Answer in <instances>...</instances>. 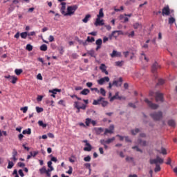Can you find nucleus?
Returning a JSON list of instances; mask_svg holds the SVG:
<instances>
[{"mask_svg": "<svg viewBox=\"0 0 177 177\" xmlns=\"http://www.w3.org/2000/svg\"><path fill=\"white\" fill-rule=\"evenodd\" d=\"M133 150H136V151H140V153H143V151L139 148L138 146H134L132 147Z\"/></svg>", "mask_w": 177, "mask_h": 177, "instance_id": "obj_43", "label": "nucleus"}, {"mask_svg": "<svg viewBox=\"0 0 177 177\" xmlns=\"http://www.w3.org/2000/svg\"><path fill=\"white\" fill-rule=\"evenodd\" d=\"M77 9H78V6L77 5L68 6L67 12L65 14V16H73V15L75 13V10H77Z\"/></svg>", "mask_w": 177, "mask_h": 177, "instance_id": "obj_3", "label": "nucleus"}, {"mask_svg": "<svg viewBox=\"0 0 177 177\" xmlns=\"http://www.w3.org/2000/svg\"><path fill=\"white\" fill-rule=\"evenodd\" d=\"M52 170L50 169H48L46 171V174L48 177H50V174L49 172H50Z\"/></svg>", "mask_w": 177, "mask_h": 177, "instance_id": "obj_63", "label": "nucleus"}, {"mask_svg": "<svg viewBox=\"0 0 177 177\" xmlns=\"http://www.w3.org/2000/svg\"><path fill=\"white\" fill-rule=\"evenodd\" d=\"M61 5H62V8H61V13L62 14V15H64V16H66V13L67 12H66V2H62V3H61Z\"/></svg>", "mask_w": 177, "mask_h": 177, "instance_id": "obj_16", "label": "nucleus"}, {"mask_svg": "<svg viewBox=\"0 0 177 177\" xmlns=\"http://www.w3.org/2000/svg\"><path fill=\"white\" fill-rule=\"evenodd\" d=\"M156 102H162V94L158 92L156 93Z\"/></svg>", "mask_w": 177, "mask_h": 177, "instance_id": "obj_17", "label": "nucleus"}, {"mask_svg": "<svg viewBox=\"0 0 177 177\" xmlns=\"http://www.w3.org/2000/svg\"><path fill=\"white\" fill-rule=\"evenodd\" d=\"M121 56V53L118 52L115 50H113L112 53L111 54V57H120Z\"/></svg>", "mask_w": 177, "mask_h": 177, "instance_id": "obj_18", "label": "nucleus"}, {"mask_svg": "<svg viewBox=\"0 0 177 177\" xmlns=\"http://www.w3.org/2000/svg\"><path fill=\"white\" fill-rule=\"evenodd\" d=\"M122 31L121 30H114L112 32L110 37H114V38H117L119 35H122Z\"/></svg>", "mask_w": 177, "mask_h": 177, "instance_id": "obj_13", "label": "nucleus"}, {"mask_svg": "<svg viewBox=\"0 0 177 177\" xmlns=\"http://www.w3.org/2000/svg\"><path fill=\"white\" fill-rule=\"evenodd\" d=\"M168 124L169 127H175V121L173 120H170L168 121Z\"/></svg>", "mask_w": 177, "mask_h": 177, "instance_id": "obj_42", "label": "nucleus"}, {"mask_svg": "<svg viewBox=\"0 0 177 177\" xmlns=\"http://www.w3.org/2000/svg\"><path fill=\"white\" fill-rule=\"evenodd\" d=\"M160 64H158V63L157 62H154L152 66H151V73H153V74L157 73V70H158V68H160Z\"/></svg>", "mask_w": 177, "mask_h": 177, "instance_id": "obj_7", "label": "nucleus"}, {"mask_svg": "<svg viewBox=\"0 0 177 177\" xmlns=\"http://www.w3.org/2000/svg\"><path fill=\"white\" fill-rule=\"evenodd\" d=\"M107 66L104 64H101L100 66V70H101L102 73L106 74V75H109V71L106 70Z\"/></svg>", "mask_w": 177, "mask_h": 177, "instance_id": "obj_11", "label": "nucleus"}, {"mask_svg": "<svg viewBox=\"0 0 177 177\" xmlns=\"http://www.w3.org/2000/svg\"><path fill=\"white\" fill-rule=\"evenodd\" d=\"M110 82V77L106 76L97 80V84L99 85H104L106 82Z\"/></svg>", "mask_w": 177, "mask_h": 177, "instance_id": "obj_5", "label": "nucleus"}, {"mask_svg": "<svg viewBox=\"0 0 177 177\" xmlns=\"http://www.w3.org/2000/svg\"><path fill=\"white\" fill-rule=\"evenodd\" d=\"M120 93L119 92H116L115 95H113V97H111L110 98V102H114V100H115V99H118V97L120 96Z\"/></svg>", "mask_w": 177, "mask_h": 177, "instance_id": "obj_23", "label": "nucleus"}, {"mask_svg": "<svg viewBox=\"0 0 177 177\" xmlns=\"http://www.w3.org/2000/svg\"><path fill=\"white\" fill-rule=\"evenodd\" d=\"M38 124H39V127H42V128H46V127H47V124L44 123V122L42 120H39Z\"/></svg>", "mask_w": 177, "mask_h": 177, "instance_id": "obj_35", "label": "nucleus"}, {"mask_svg": "<svg viewBox=\"0 0 177 177\" xmlns=\"http://www.w3.org/2000/svg\"><path fill=\"white\" fill-rule=\"evenodd\" d=\"M102 44H103V40H102V39H98L96 40L95 41V44L97 46H102Z\"/></svg>", "mask_w": 177, "mask_h": 177, "instance_id": "obj_39", "label": "nucleus"}, {"mask_svg": "<svg viewBox=\"0 0 177 177\" xmlns=\"http://www.w3.org/2000/svg\"><path fill=\"white\" fill-rule=\"evenodd\" d=\"M137 143H138V145H140V146H147V142H146V140H142L140 138H138L137 140Z\"/></svg>", "mask_w": 177, "mask_h": 177, "instance_id": "obj_20", "label": "nucleus"}, {"mask_svg": "<svg viewBox=\"0 0 177 177\" xmlns=\"http://www.w3.org/2000/svg\"><path fill=\"white\" fill-rule=\"evenodd\" d=\"M104 100V97H100L97 100H94L93 102V106H97L99 104H102V101Z\"/></svg>", "mask_w": 177, "mask_h": 177, "instance_id": "obj_12", "label": "nucleus"}, {"mask_svg": "<svg viewBox=\"0 0 177 177\" xmlns=\"http://www.w3.org/2000/svg\"><path fill=\"white\" fill-rule=\"evenodd\" d=\"M94 24L96 27H97V26H104V20L97 18Z\"/></svg>", "mask_w": 177, "mask_h": 177, "instance_id": "obj_14", "label": "nucleus"}, {"mask_svg": "<svg viewBox=\"0 0 177 177\" xmlns=\"http://www.w3.org/2000/svg\"><path fill=\"white\" fill-rule=\"evenodd\" d=\"M20 110L21 111H23L24 113H27V110H28V106L21 107Z\"/></svg>", "mask_w": 177, "mask_h": 177, "instance_id": "obj_45", "label": "nucleus"}, {"mask_svg": "<svg viewBox=\"0 0 177 177\" xmlns=\"http://www.w3.org/2000/svg\"><path fill=\"white\" fill-rule=\"evenodd\" d=\"M88 55L91 56V57H96V55H95V50H91L87 52Z\"/></svg>", "mask_w": 177, "mask_h": 177, "instance_id": "obj_32", "label": "nucleus"}, {"mask_svg": "<svg viewBox=\"0 0 177 177\" xmlns=\"http://www.w3.org/2000/svg\"><path fill=\"white\" fill-rule=\"evenodd\" d=\"M100 93L103 95V96H106V90H104V88H101L100 90Z\"/></svg>", "mask_w": 177, "mask_h": 177, "instance_id": "obj_51", "label": "nucleus"}, {"mask_svg": "<svg viewBox=\"0 0 177 177\" xmlns=\"http://www.w3.org/2000/svg\"><path fill=\"white\" fill-rule=\"evenodd\" d=\"M49 42H53L55 41V37L53 35H50L48 38Z\"/></svg>", "mask_w": 177, "mask_h": 177, "instance_id": "obj_59", "label": "nucleus"}, {"mask_svg": "<svg viewBox=\"0 0 177 177\" xmlns=\"http://www.w3.org/2000/svg\"><path fill=\"white\" fill-rule=\"evenodd\" d=\"M83 143H86L85 146H86L84 148V151H91L92 150V145H91V144L88 142V140H84L83 141Z\"/></svg>", "mask_w": 177, "mask_h": 177, "instance_id": "obj_8", "label": "nucleus"}, {"mask_svg": "<svg viewBox=\"0 0 177 177\" xmlns=\"http://www.w3.org/2000/svg\"><path fill=\"white\" fill-rule=\"evenodd\" d=\"M150 117L153 118L154 121H160L162 119V111H155L150 113Z\"/></svg>", "mask_w": 177, "mask_h": 177, "instance_id": "obj_2", "label": "nucleus"}, {"mask_svg": "<svg viewBox=\"0 0 177 177\" xmlns=\"http://www.w3.org/2000/svg\"><path fill=\"white\" fill-rule=\"evenodd\" d=\"M84 167L86 168H87L88 169H89V171H91V165H90V163H85Z\"/></svg>", "mask_w": 177, "mask_h": 177, "instance_id": "obj_60", "label": "nucleus"}, {"mask_svg": "<svg viewBox=\"0 0 177 177\" xmlns=\"http://www.w3.org/2000/svg\"><path fill=\"white\" fill-rule=\"evenodd\" d=\"M122 77H120L118 80H113V86H117L118 88L121 86V85H122Z\"/></svg>", "mask_w": 177, "mask_h": 177, "instance_id": "obj_9", "label": "nucleus"}, {"mask_svg": "<svg viewBox=\"0 0 177 177\" xmlns=\"http://www.w3.org/2000/svg\"><path fill=\"white\" fill-rule=\"evenodd\" d=\"M1 136H8V133L5 131H1L0 130V137Z\"/></svg>", "mask_w": 177, "mask_h": 177, "instance_id": "obj_48", "label": "nucleus"}, {"mask_svg": "<svg viewBox=\"0 0 177 177\" xmlns=\"http://www.w3.org/2000/svg\"><path fill=\"white\" fill-rule=\"evenodd\" d=\"M131 135L135 136V135H136L137 133H139L140 132V129H132L131 131Z\"/></svg>", "mask_w": 177, "mask_h": 177, "instance_id": "obj_28", "label": "nucleus"}, {"mask_svg": "<svg viewBox=\"0 0 177 177\" xmlns=\"http://www.w3.org/2000/svg\"><path fill=\"white\" fill-rule=\"evenodd\" d=\"M37 155H38V151H35L33 153L31 151L30 152V155H28L27 160H30L31 157H35Z\"/></svg>", "mask_w": 177, "mask_h": 177, "instance_id": "obj_21", "label": "nucleus"}, {"mask_svg": "<svg viewBox=\"0 0 177 177\" xmlns=\"http://www.w3.org/2000/svg\"><path fill=\"white\" fill-rule=\"evenodd\" d=\"M84 160L86 162H89V161H91V156H87L86 157L84 158Z\"/></svg>", "mask_w": 177, "mask_h": 177, "instance_id": "obj_55", "label": "nucleus"}, {"mask_svg": "<svg viewBox=\"0 0 177 177\" xmlns=\"http://www.w3.org/2000/svg\"><path fill=\"white\" fill-rule=\"evenodd\" d=\"M86 43L88 44V42H95V37H87V39H86Z\"/></svg>", "mask_w": 177, "mask_h": 177, "instance_id": "obj_38", "label": "nucleus"}, {"mask_svg": "<svg viewBox=\"0 0 177 177\" xmlns=\"http://www.w3.org/2000/svg\"><path fill=\"white\" fill-rule=\"evenodd\" d=\"M102 132H103V129H102V127L96 129L97 135H100V133H102Z\"/></svg>", "mask_w": 177, "mask_h": 177, "instance_id": "obj_44", "label": "nucleus"}, {"mask_svg": "<svg viewBox=\"0 0 177 177\" xmlns=\"http://www.w3.org/2000/svg\"><path fill=\"white\" fill-rule=\"evenodd\" d=\"M128 37H129V38H133V37H135V31H131L129 34V35H128Z\"/></svg>", "mask_w": 177, "mask_h": 177, "instance_id": "obj_56", "label": "nucleus"}, {"mask_svg": "<svg viewBox=\"0 0 177 177\" xmlns=\"http://www.w3.org/2000/svg\"><path fill=\"white\" fill-rule=\"evenodd\" d=\"M73 59H78V55L77 53L72 54Z\"/></svg>", "mask_w": 177, "mask_h": 177, "instance_id": "obj_64", "label": "nucleus"}, {"mask_svg": "<svg viewBox=\"0 0 177 177\" xmlns=\"http://www.w3.org/2000/svg\"><path fill=\"white\" fill-rule=\"evenodd\" d=\"M15 166V163L13 162L8 160V165L7 167L8 169H12L13 167Z\"/></svg>", "mask_w": 177, "mask_h": 177, "instance_id": "obj_33", "label": "nucleus"}, {"mask_svg": "<svg viewBox=\"0 0 177 177\" xmlns=\"http://www.w3.org/2000/svg\"><path fill=\"white\" fill-rule=\"evenodd\" d=\"M145 102L147 104L150 109H152V110H156V109H158V104L152 103L151 101L149 100V99L145 98Z\"/></svg>", "mask_w": 177, "mask_h": 177, "instance_id": "obj_4", "label": "nucleus"}, {"mask_svg": "<svg viewBox=\"0 0 177 177\" xmlns=\"http://www.w3.org/2000/svg\"><path fill=\"white\" fill-rule=\"evenodd\" d=\"M141 59H145L147 62H149V58L146 57V54H145V53H141Z\"/></svg>", "mask_w": 177, "mask_h": 177, "instance_id": "obj_46", "label": "nucleus"}, {"mask_svg": "<svg viewBox=\"0 0 177 177\" xmlns=\"http://www.w3.org/2000/svg\"><path fill=\"white\" fill-rule=\"evenodd\" d=\"M108 104H109V102H107L104 100H102L101 101V105H102V107H106V106H108Z\"/></svg>", "mask_w": 177, "mask_h": 177, "instance_id": "obj_37", "label": "nucleus"}, {"mask_svg": "<svg viewBox=\"0 0 177 177\" xmlns=\"http://www.w3.org/2000/svg\"><path fill=\"white\" fill-rule=\"evenodd\" d=\"M133 28L135 30H138V28H140V30H142L143 26L142 25V24L139 23V22H136L133 24Z\"/></svg>", "mask_w": 177, "mask_h": 177, "instance_id": "obj_19", "label": "nucleus"}, {"mask_svg": "<svg viewBox=\"0 0 177 177\" xmlns=\"http://www.w3.org/2000/svg\"><path fill=\"white\" fill-rule=\"evenodd\" d=\"M47 171L48 170H46V168H45V167H42L41 169H39V172L41 174H46Z\"/></svg>", "mask_w": 177, "mask_h": 177, "instance_id": "obj_49", "label": "nucleus"}, {"mask_svg": "<svg viewBox=\"0 0 177 177\" xmlns=\"http://www.w3.org/2000/svg\"><path fill=\"white\" fill-rule=\"evenodd\" d=\"M102 17H104V13H103V8H101L99 10V14L97 15V18L101 19Z\"/></svg>", "mask_w": 177, "mask_h": 177, "instance_id": "obj_24", "label": "nucleus"}, {"mask_svg": "<svg viewBox=\"0 0 177 177\" xmlns=\"http://www.w3.org/2000/svg\"><path fill=\"white\" fill-rule=\"evenodd\" d=\"M26 50H28L29 52H31V50H32V46L31 44H27Z\"/></svg>", "mask_w": 177, "mask_h": 177, "instance_id": "obj_47", "label": "nucleus"}, {"mask_svg": "<svg viewBox=\"0 0 177 177\" xmlns=\"http://www.w3.org/2000/svg\"><path fill=\"white\" fill-rule=\"evenodd\" d=\"M164 82V80L160 79L158 80V85H163Z\"/></svg>", "mask_w": 177, "mask_h": 177, "instance_id": "obj_61", "label": "nucleus"}, {"mask_svg": "<svg viewBox=\"0 0 177 177\" xmlns=\"http://www.w3.org/2000/svg\"><path fill=\"white\" fill-rule=\"evenodd\" d=\"M162 16H169V15H171V10H169V6H167L162 8Z\"/></svg>", "mask_w": 177, "mask_h": 177, "instance_id": "obj_6", "label": "nucleus"}, {"mask_svg": "<svg viewBox=\"0 0 177 177\" xmlns=\"http://www.w3.org/2000/svg\"><path fill=\"white\" fill-rule=\"evenodd\" d=\"M21 37L23 38L24 39H26L27 38V36H28V32H23L20 35Z\"/></svg>", "mask_w": 177, "mask_h": 177, "instance_id": "obj_34", "label": "nucleus"}, {"mask_svg": "<svg viewBox=\"0 0 177 177\" xmlns=\"http://www.w3.org/2000/svg\"><path fill=\"white\" fill-rule=\"evenodd\" d=\"M68 168L69 169L66 171V174H68V175H71V174H73V167L69 166Z\"/></svg>", "mask_w": 177, "mask_h": 177, "instance_id": "obj_53", "label": "nucleus"}, {"mask_svg": "<svg viewBox=\"0 0 177 177\" xmlns=\"http://www.w3.org/2000/svg\"><path fill=\"white\" fill-rule=\"evenodd\" d=\"M23 135H31V129L28 128V129H25L22 132Z\"/></svg>", "mask_w": 177, "mask_h": 177, "instance_id": "obj_29", "label": "nucleus"}, {"mask_svg": "<svg viewBox=\"0 0 177 177\" xmlns=\"http://www.w3.org/2000/svg\"><path fill=\"white\" fill-rule=\"evenodd\" d=\"M91 91L88 88H84L80 92V95H83L84 96H86L88 93H90Z\"/></svg>", "mask_w": 177, "mask_h": 177, "instance_id": "obj_22", "label": "nucleus"}, {"mask_svg": "<svg viewBox=\"0 0 177 177\" xmlns=\"http://www.w3.org/2000/svg\"><path fill=\"white\" fill-rule=\"evenodd\" d=\"M57 92H62V90L61 89H59V88H55L53 90H49V93H53L51 95L52 97H56V93H57Z\"/></svg>", "mask_w": 177, "mask_h": 177, "instance_id": "obj_15", "label": "nucleus"}, {"mask_svg": "<svg viewBox=\"0 0 177 177\" xmlns=\"http://www.w3.org/2000/svg\"><path fill=\"white\" fill-rule=\"evenodd\" d=\"M174 21H175V18L170 17L169 19V24H174Z\"/></svg>", "mask_w": 177, "mask_h": 177, "instance_id": "obj_54", "label": "nucleus"}, {"mask_svg": "<svg viewBox=\"0 0 177 177\" xmlns=\"http://www.w3.org/2000/svg\"><path fill=\"white\" fill-rule=\"evenodd\" d=\"M107 133H110L111 135V133H114V125L111 124L109 127V129H105L104 135H107Z\"/></svg>", "mask_w": 177, "mask_h": 177, "instance_id": "obj_10", "label": "nucleus"}, {"mask_svg": "<svg viewBox=\"0 0 177 177\" xmlns=\"http://www.w3.org/2000/svg\"><path fill=\"white\" fill-rule=\"evenodd\" d=\"M74 107L75 108V109H77V111H76V113H80V110H81V108H80V102H74Z\"/></svg>", "mask_w": 177, "mask_h": 177, "instance_id": "obj_25", "label": "nucleus"}, {"mask_svg": "<svg viewBox=\"0 0 177 177\" xmlns=\"http://www.w3.org/2000/svg\"><path fill=\"white\" fill-rule=\"evenodd\" d=\"M162 154H167V149H165V148L164 147H161V152H160Z\"/></svg>", "mask_w": 177, "mask_h": 177, "instance_id": "obj_57", "label": "nucleus"}, {"mask_svg": "<svg viewBox=\"0 0 177 177\" xmlns=\"http://www.w3.org/2000/svg\"><path fill=\"white\" fill-rule=\"evenodd\" d=\"M77 42L80 44V45H83L84 46H86V45H88V43L86 41L84 40H81L80 39H77Z\"/></svg>", "mask_w": 177, "mask_h": 177, "instance_id": "obj_26", "label": "nucleus"}, {"mask_svg": "<svg viewBox=\"0 0 177 177\" xmlns=\"http://www.w3.org/2000/svg\"><path fill=\"white\" fill-rule=\"evenodd\" d=\"M10 81H11L12 84H16V82H17V77L12 76V77L10 80Z\"/></svg>", "mask_w": 177, "mask_h": 177, "instance_id": "obj_36", "label": "nucleus"}, {"mask_svg": "<svg viewBox=\"0 0 177 177\" xmlns=\"http://www.w3.org/2000/svg\"><path fill=\"white\" fill-rule=\"evenodd\" d=\"M149 164H151V165H156L154 169L155 172H160V171H161V167H160V165L164 164V159L161 158L160 156H156V158H151L149 160Z\"/></svg>", "mask_w": 177, "mask_h": 177, "instance_id": "obj_1", "label": "nucleus"}, {"mask_svg": "<svg viewBox=\"0 0 177 177\" xmlns=\"http://www.w3.org/2000/svg\"><path fill=\"white\" fill-rule=\"evenodd\" d=\"M36 111L37 113H42V111H44V109L39 106H36Z\"/></svg>", "mask_w": 177, "mask_h": 177, "instance_id": "obj_52", "label": "nucleus"}, {"mask_svg": "<svg viewBox=\"0 0 177 177\" xmlns=\"http://www.w3.org/2000/svg\"><path fill=\"white\" fill-rule=\"evenodd\" d=\"M15 73L16 75H20V74H21V73H23V69H15Z\"/></svg>", "mask_w": 177, "mask_h": 177, "instance_id": "obj_40", "label": "nucleus"}, {"mask_svg": "<svg viewBox=\"0 0 177 177\" xmlns=\"http://www.w3.org/2000/svg\"><path fill=\"white\" fill-rule=\"evenodd\" d=\"M40 50H42L43 52H46V50H48V46H46V44H42L40 46Z\"/></svg>", "mask_w": 177, "mask_h": 177, "instance_id": "obj_30", "label": "nucleus"}, {"mask_svg": "<svg viewBox=\"0 0 177 177\" xmlns=\"http://www.w3.org/2000/svg\"><path fill=\"white\" fill-rule=\"evenodd\" d=\"M91 15L88 14L85 16L84 19H82L83 23H87L89 21V19H91Z\"/></svg>", "mask_w": 177, "mask_h": 177, "instance_id": "obj_27", "label": "nucleus"}, {"mask_svg": "<svg viewBox=\"0 0 177 177\" xmlns=\"http://www.w3.org/2000/svg\"><path fill=\"white\" fill-rule=\"evenodd\" d=\"M115 140V137L109 138L108 140H106V144L110 145V143H113V142H114Z\"/></svg>", "mask_w": 177, "mask_h": 177, "instance_id": "obj_31", "label": "nucleus"}, {"mask_svg": "<svg viewBox=\"0 0 177 177\" xmlns=\"http://www.w3.org/2000/svg\"><path fill=\"white\" fill-rule=\"evenodd\" d=\"M48 168H50V171H53V167H52V161H48Z\"/></svg>", "mask_w": 177, "mask_h": 177, "instance_id": "obj_50", "label": "nucleus"}, {"mask_svg": "<svg viewBox=\"0 0 177 177\" xmlns=\"http://www.w3.org/2000/svg\"><path fill=\"white\" fill-rule=\"evenodd\" d=\"M17 151L16 149H13L12 157H17Z\"/></svg>", "mask_w": 177, "mask_h": 177, "instance_id": "obj_62", "label": "nucleus"}, {"mask_svg": "<svg viewBox=\"0 0 177 177\" xmlns=\"http://www.w3.org/2000/svg\"><path fill=\"white\" fill-rule=\"evenodd\" d=\"M91 121H92V119H91V118H86V119L85 124H86V127H89V125L91 123Z\"/></svg>", "mask_w": 177, "mask_h": 177, "instance_id": "obj_41", "label": "nucleus"}, {"mask_svg": "<svg viewBox=\"0 0 177 177\" xmlns=\"http://www.w3.org/2000/svg\"><path fill=\"white\" fill-rule=\"evenodd\" d=\"M126 161H127L128 162H130V161H133V158L127 156L126 158Z\"/></svg>", "mask_w": 177, "mask_h": 177, "instance_id": "obj_58", "label": "nucleus"}]
</instances>
